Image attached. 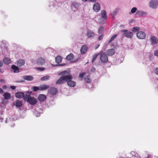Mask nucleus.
<instances>
[{
    "instance_id": "obj_45",
    "label": "nucleus",
    "mask_w": 158,
    "mask_h": 158,
    "mask_svg": "<svg viewBox=\"0 0 158 158\" xmlns=\"http://www.w3.org/2000/svg\"><path fill=\"white\" fill-rule=\"evenodd\" d=\"M103 34H102L100 36H99L98 37V40H101L103 38Z\"/></svg>"
},
{
    "instance_id": "obj_59",
    "label": "nucleus",
    "mask_w": 158,
    "mask_h": 158,
    "mask_svg": "<svg viewBox=\"0 0 158 158\" xmlns=\"http://www.w3.org/2000/svg\"><path fill=\"white\" fill-rule=\"evenodd\" d=\"M99 45H99V44H98V45L97 46V47L95 48H96V49H97V48H98V47H99Z\"/></svg>"
},
{
    "instance_id": "obj_16",
    "label": "nucleus",
    "mask_w": 158,
    "mask_h": 158,
    "mask_svg": "<svg viewBox=\"0 0 158 158\" xmlns=\"http://www.w3.org/2000/svg\"><path fill=\"white\" fill-rule=\"evenodd\" d=\"M13 104L17 107H20L23 105V102L21 101L17 100L14 102Z\"/></svg>"
},
{
    "instance_id": "obj_1",
    "label": "nucleus",
    "mask_w": 158,
    "mask_h": 158,
    "mask_svg": "<svg viewBox=\"0 0 158 158\" xmlns=\"http://www.w3.org/2000/svg\"><path fill=\"white\" fill-rule=\"evenodd\" d=\"M31 92H27L24 97V100L25 101L29 103L30 104L34 105L36 104L37 102V100L34 97H31L30 94Z\"/></svg>"
},
{
    "instance_id": "obj_5",
    "label": "nucleus",
    "mask_w": 158,
    "mask_h": 158,
    "mask_svg": "<svg viewBox=\"0 0 158 158\" xmlns=\"http://www.w3.org/2000/svg\"><path fill=\"white\" fill-rule=\"evenodd\" d=\"M148 6L150 8L155 9L158 6V0H151L149 2Z\"/></svg>"
},
{
    "instance_id": "obj_50",
    "label": "nucleus",
    "mask_w": 158,
    "mask_h": 158,
    "mask_svg": "<svg viewBox=\"0 0 158 158\" xmlns=\"http://www.w3.org/2000/svg\"><path fill=\"white\" fill-rule=\"evenodd\" d=\"M3 116H0V122H2L3 120Z\"/></svg>"
},
{
    "instance_id": "obj_13",
    "label": "nucleus",
    "mask_w": 158,
    "mask_h": 158,
    "mask_svg": "<svg viewBox=\"0 0 158 158\" xmlns=\"http://www.w3.org/2000/svg\"><path fill=\"white\" fill-rule=\"evenodd\" d=\"M115 53V50L114 48H111L108 49L106 52V54L109 56H112L114 55Z\"/></svg>"
},
{
    "instance_id": "obj_7",
    "label": "nucleus",
    "mask_w": 158,
    "mask_h": 158,
    "mask_svg": "<svg viewBox=\"0 0 158 158\" xmlns=\"http://www.w3.org/2000/svg\"><path fill=\"white\" fill-rule=\"evenodd\" d=\"M122 32L124 33V36L128 38H131L133 36V33L131 31H128L126 30H123Z\"/></svg>"
},
{
    "instance_id": "obj_33",
    "label": "nucleus",
    "mask_w": 158,
    "mask_h": 158,
    "mask_svg": "<svg viewBox=\"0 0 158 158\" xmlns=\"http://www.w3.org/2000/svg\"><path fill=\"white\" fill-rule=\"evenodd\" d=\"M50 77V76L48 75H46L41 77L40 79V80L42 81H46L48 80L49 79Z\"/></svg>"
},
{
    "instance_id": "obj_3",
    "label": "nucleus",
    "mask_w": 158,
    "mask_h": 158,
    "mask_svg": "<svg viewBox=\"0 0 158 158\" xmlns=\"http://www.w3.org/2000/svg\"><path fill=\"white\" fill-rule=\"evenodd\" d=\"M68 77H69V78L66 82H67L68 85L70 87H73L75 86L76 85V82L72 80L73 78L72 76L71 75H68Z\"/></svg>"
},
{
    "instance_id": "obj_60",
    "label": "nucleus",
    "mask_w": 158,
    "mask_h": 158,
    "mask_svg": "<svg viewBox=\"0 0 158 158\" xmlns=\"http://www.w3.org/2000/svg\"><path fill=\"white\" fill-rule=\"evenodd\" d=\"M49 50H51V48L49 49Z\"/></svg>"
},
{
    "instance_id": "obj_29",
    "label": "nucleus",
    "mask_w": 158,
    "mask_h": 158,
    "mask_svg": "<svg viewBox=\"0 0 158 158\" xmlns=\"http://www.w3.org/2000/svg\"><path fill=\"white\" fill-rule=\"evenodd\" d=\"M74 58V56L72 53H70L66 57V59L68 60H72Z\"/></svg>"
},
{
    "instance_id": "obj_8",
    "label": "nucleus",
    "mask_w": 158,
    "mask_h": 158,
    "mask_svg": "<svg viewBox=\"0 0 158 158\" xmlns=\"http://www.w3.org/2000/svg\"><path fill=\"white\" fill-rule=\"evenodd\" d=\"M136 36L139 39H143L146 37V34L143 31H139L137 33Z\"/></svg>"
},
{
    "instance_id": "obj_40",
    "label": "nucleus",
    "mask_w": 158,
    "mask_h": 158,
    "mask_svg": "<svg viewBox=\"0 0 158 158\" xmlns=\"http://www.w3.org/2000/svg\"><path fill=\"white\" fill-rule=\"evenodd\" d=\"M68 73H69L68 72V71H64L60 72V75H62Z\"/></svg>"
},
{
    "instance_id": "obj_12",
    "label": "nucleus",
    "mask_w": 158,
    "mask_h": 158,
    "mask_svg": "<svg viewBox=\"0 0 158 158\" xmlns=\"http://www.w3.org/2000/svg\"><path fill=\"white\" fill-rule=\"evenodd\" d=\"M95 35V33L93 31L88 29L87 30L86 35L88 38H93Z\"/></svg>"
},
{
    "instance_id": "obj_36",
    "label": "nucleus",
    "mask_w": 158,
    "mask_h": 158,
    "mask_svg": "<svg viewBox=\"0 0 158 158\" xmlns=\"http://www.w3.org/2000/svg\"><path fill=\"white\" fill-rule=\"evenodd\" d=\"M117 34H115L110 39V40L108 42V43L110 44L111 42L113 41L117 36Z\"/></svg>"
},
{
    "instance_id": "obj_15",
    "label": "nucleus",
    "mask_w": 158,
    "mask_h": 158,
    "mask_svg": "<svg viewBox=\"0 0 158 158\" xmlns=\"http://www.w3.org/2000/svg\"><path fill=\"white\" fill-rule=\"evenodd\" d=\"M46 98V96L43 94H40L38 97V100L40 102H44Z\"/></svg>"
},
{
    "instance_id": "obj_47",
    "label": "nucleus",
    "mask_w": 158,
    "mask_h": 158,
    "mask_svg": "<svg viewBox=\"0 0 158 158\" xmlns=\"http://www.w3.org/2000/svg\"><path fill=\"white\" fill-rule=\"evenodd\" d=\"M155 73L158 75V68H157L155 70Z\"/></svg>"
},
{
    "instance_id": "obj_26",
    "label": "nucleus",
    "mask_w": 158,
    "mask_h": 158,
    "mask_svg": "<svg viewBox=\"0 0 158 158\" xmlns=\"http://www.w3.org/2000/svg\"><path fill=\"white\" fill-rule=\"evenodd\" d=\"M49 87V86L48 85H42L40 87V90H44Z\"/></svg>"
},
{
    "instance_id": "obj_39",
    "label": "nucleus",
    "mask_w": 158,
    "mask_h": 158,
    "mask_svg": "<svg viewBox=\"0 0 158 158\" xmlns=\"http://www.w3.org/2000/svg\"><path fill=\"white\" fill-rule=\"evenodd\" d=\"M98 54H94L93 56V58H92V63H93L94 62L95 60L97 58V57L98 56Z\"/></svg>"
},
{
    "instance_id": "obj_25",
    "label": "nucleus",
    "mask_w": 158,
    "mask_h": 158,
    "mask_svg": "<svg viewBox=\"0 0 158 158\" xmlns=\"http://www.w3.org/2000/svg\"><path fill=\"white\" fill-rule=\"evenodd\" d=\"M131 154L132 155V156H134L135 158H141L139 154L135 151H132L131 152Z\"/></svg>"
},
{
    "instance_id": "obj_11",
    "label": "nucleus",
    "mask_w": 158,
    "mask_h": 158,
    "mask_svg": "<svg viewBox=\"0 0 158 158\" xmlns=\"http://www.w3.org/2000/svg\"><path fill=\"white\" fill-rule=\"evenodd\" d=\"M147 13L146 12L144 11L141 10H138L136 13V14L140 17H143L146 16L147 15Z\"/></svg>"
},
{
    "instance_id": "obj_2",
    "label": "nucleus",
    "mask_w": 158,
    "mask_h": 158,
    "mask_svg": "<svg viewBox=\"0 0 158 158\" xmlns=\"http://www.w3.org/2000/svg\"><path fill=\"white\" fill-rule=\"evenodd\" d=\"M69 78L68 75H64L60 77L56 82V84L57 85L63 84L65 81H67Z\"/></svg>"
},
{
    "instance_id": "obj_31",
    "label": "nucleus",
    "mask_w": 158,
    "mask_h": 158,
    "mask_svg": "<svg viewBox=\"0 0 158 158\" xmlns=\"http://www.w3.org/2000/svg\"><path fill=\"white\" fill-rule=\"evenodd\" d=\"M90 76H86L84 77V80L85 82L87 83H89L91 81V80L90 78Z\"/></svg>"
},
{
    "instance_id": "obj_20",
    "label": "nucleus",
    "mask_w": 158,
    "mask_h": 158,
    "mask_svg": "<svg viewBox=\"0 0 158 158\" xmlns=\"http://www.w3.org/2000/svg\"><path fill=\"white\" fill-rule=\"evenodd\" d=\"M71 5L73 8H74L75 10H77L79 7L80 4L76 2H73L72 3Z\"/></svg>"
},
{
    "instance_id": "obj_55",
    "label": "nucleus",
    "mask_w": 158,
    "mask_h": 158,
    "mask_svg": "<svg viewBox=\"0 0 158 158\" xmlns=\"http://www.w3.org/2000/svg\"><path fill=\"white\" fill-rule=\"evenodd\" d=\"M65 64H60L59 65L60 66H64Z\"/></svg>"
},
{
    "instance_id": "obj_17",
    "label": "nucleus",
    "mask_w": 158,
    "mask_h": 158,
    "mask_svg": "<svg viewBox=\"0 0 158 158\" xmlns=\"http://www.w3.org/2000/svg\"><path fill=\"white\" fill-rule=\"evenodd\" d=\"M45 62V60L42 58H39L36 61V63L39 65H42Z\"/></svg>"
},
{
    "instance_id": "obj_51",
    "label": "nucleus",
    "mask_w": 158,
    "mask_h": 158,
    "mask_svg": "<svg viewBox=\"0 0 158 158\" xmlns=\"http://www.w3.org/2000/svg\"><path fill=\"white\" fill-rule=\"evenodd\" d=\"M0 82L2 83H5V81L4 79H1L0 80Z\"/></svg>"
},
{
    "instance_id": "obj_27",
    "label": "nucleus",
    "mask_w": 158,
    "mask_h": 158,
    "mask_svg": "<svg viewBox=\"0 0 158 158\" xmlns=\"http://www.w3.org/2000/svg\"><path fill=\"white\" fill-rule=\"evenodd\" d=\"M3 62L5 64H8L11 63V60L9 58L6 57L3 59Z\"/></svg>"
},
{
    "instance_id": "obj_53",
    "label": "nucleus",
    "mask_w": 158,
    "mask_h": 158,
    "mask_svg": "<svg viewBox=\"0 0 158 158\" xmlns=\"http://www.w3.org/2000/svg\"><path fill=\"white\" fill-rule=\"evenodd\" d=\"M3 112L2 111H0V116H3Z\"/></svg>"
},
{
    "instance_id": "obj_24",
    "label": "nucleus",
    "mask_w": 158,
    "mask_h": 158,
    "mask_svg": "<svg viewBox=\"0 0 158 158\" xmlns=\"http://www.w3.org/2000/svg\"><path fill=\"white\" fill-rule=\"evenodd\" d=\"M4 99L6 100L9 99L11 98V94L8 92L4 93L3 94Z\"/></svg>"
},
{
    "instance_id": "obj_14",
    "label": "nucleus",
    "mask_w": 158,
    "mask_h": 158,
    "mask_svg": "<svg viewBox=\"0 0 158 158\" xmlns=\"http://www.w3.org/2000/svg\"><path fill=\"white\" fill-rule=\"evenodd\" d=\"M25 96L24 93L22 92H17L15 94L16 97L19 98H24Z\"/></svg>"
},
{
    "instance_id": "obj_43",
    "label": "nucleus",
    "mask_w": 158,
    "mask_h": 158,
    "mask_svg": "<svg viewBox=\"0 0 158 158\" xmlns=\"http://www.w3.org/2000/svg\"><path fill=\"white\" fill-rule=\"evenodd\" d=\"M146 158H157V157L155 156H154L151 155H148V156L146 157Z\"/></svg>"
},
{
    "instance_id": "obj_30",
    "label": "nucleus",
    "mask_w": 158,
    "mask_h": 158,
    "mask_svg": "<svg viewBox=\"0 0 158 158\" xmlns=\"http://www.w3.org/2000/svg\"><path fill=\"white\" fill-rule=\"evenodd\" d=\"M62 58L60 56H58L56 58V62L57 64H59L62 61Z\"/></svg>"
},
{
    "instance_id": "obj_23",
    "label": "nucleus",
    "mask_w": 158,
    "mask_h": 158,
    "mask_svg": "<svg viewBox=\"0 0 158 158\" xmlns=\"http://www.w3.org/2000/svg\"><path fill=\"white\" fill-rule=\"evenodd\" d=\"M11 69L15 73H18L19 72V68L15 65H12L11 66Z\"/></svg>"
},
{
    "instance_id": "obj_32",
    "label": "nucleus",
    "mask_w": 158,
    "mask_h": 158,
    "mask_svg": "<svg viewBox=\"0 0 158 158\" xmlns=\"http://www.w3.org/2000/svg\"><path fill=\"white\" fill-rule=\"evenodd\" d=\"M104 31V28L103 27L101 26L99 28L98 30V32L99 33L102 34Z\"/></svg>"
},
{
    "instance_id": "obj_28",
    "label": "nucleus",
    "mask_w": 158,
    "mask_h": 158,
    "mask_svg": "<svg viewBox=\"0 0 158 158\" xmlns=\"http://www.w3.org/2000/svg\"><path fill=\"white\" fill-rule=\"evenodd\" d=\"M106 19H105L100 17L98 19V22L100 24L103 25L106 23Z\"/></svg>"
},
{
    "instance_id": "obj_46",
    "label": "nucleus",
    "mask_w": 158,
    "mask_h": 158,
    "mask_svg": "<svg viewBox=\"0 0 158 158\" xmlns=\"http://www.w3.org/2000/svg\"><path fill=\"white\" fill-rule=\"evenodd\" d=\"M45 69L44 68H37L38 70L40 71H43Z\"/></svg>"
},
{
    "instance_id": "obj_35",
    "label": "nucleus",
    "mask_w": 158,
    "mask_h": 158,
    "mask_svg": "<svg viewBox=\"0 0 158 158\" xmlns=\"http://www.w3.org/2000/svg\"><path fill=\"white\" fill-rule=\"evenodd\" d=\"M119 9L118 8H116L115 9V10L113 11L112 13L111 14V15L113 17L114 16L117 14V12L118 11Z\"/></svg>"
},
{
    "instance_id": "obj_9",
    "label": "nucleus",
    "mask_w": 158,
    "mask_h": 158,
    "mask_svg": "<svg viewBox=\"0 0 158 158\" xmlns=\"http://www.w3.org/2000/svg\"><path fill=\"white\" fill-rule=\"evenodd\" d=\"M57 92V89L54 87H51L48 90V93L52 95L56 94Z\"/></svg>"
},
{
    "instance_id": "obj_19",
    "label": "nucleus",
    "mask_w": 158,
    "mask_h": 158,
    "mask_svg": "<svg viewBox=\"0 0 158 158\" xmlns=\"http://www.w3.org/2000/svg\"><path fill=\"white\" fill-rule=\"evenodd\" d=\"M150 40L152 44L153 45L156 44L158 43V39L155 36H153L152 37Z\"/></svg>"
},
{
    "instance_id": "obj_44",
    "label": "nucleus",
    "mask_w": 158,
    "mask_h": 158,
    "mask_svg": "<svg viewBox=\"0 0 158 158\" xmlns=\"http://www.w3.org/2000/svg\"><path fill=\"white\" fill-rule=\"evenodd\" d=\"M154 54L155 56H158V50H155L154 52Z\"/></svg>"
},
{
    "instance_id": "obj_22",
    "label": "nucleus",
    "mask_w": 158,
    "mask_h": 158,
    "mask_svg": "<svg viewBox=\"0 0 158 158\" xmlns=\"http://www.w3.org/2000/svg\"><path fill=\"white\" fill-rule=\"evenodd\" d=\"M88 48L86 45L82 46L81 49V52L82 54H84L87 51Z\"/></svg>"
},
{
    "instance_id": "obj_56",
    "label": "nucleus",
    "mask_w": 158,
    "mask_h": 158,
    "mask_svg": "<svg viewBox=\"0 0 158 158\" xmlns=\"http://www.w3.org/2000/svg\"><path fill=\"white\" fill-rule=\"evenodd\" d=\"M2 87L3 89H5L7 88V86L6 85H4Z\"/></svg>"
},
{
    "instance_id": "obj_6",
    "label": "nucleus",
    "mask_w": 158,
    "mask_h": 158,
    "mask_svg": "<svg viewBox=\"0 0 158 158\" xmlns=\"http://www.w3.org/2000/svg\"><path fill=\"white\" fill-rule=\"evenodd\" d=\"M23 78L24 80H22L19 81H18V82H24L25 81V80H27L28 81H32L33 79L34 78L33 77L31 76L30 75H25L24 76L22 77Z\"/></svg>"
},
{
    "instance_id": "obj_34",
    "label": "nucleus",
    "mask_w": 158,
    "mask_h": 158,
    "mask_svg": "<svg viewBox=\"0 0 158 158\" xmlns=\"http://www.w3.org/2000/svg\"><path fill=\"white\" fill-rule=\"evenodd\" d=\"M137 10V8L136 7H133L132 8L130 12H129V14L131 15L132 14L134 13Z\"/></svg>"
},
{
    "instance_id": "obj_41",
    "label": "nucleus",
    "mask_w": 158,
    "mask_h": 158,
    "mask_svg": "<svg viewBox=\"0 0 158 158\" xmlns=\"http://www.w3.org/2000/svg\"><path fill=\"white\" fill-rule=\"evenodd\" d=\"M88 1L89 2L96 3L97 2H98V0H88Z\"/></svg>"
},
{
    "instance_id": "obj_10",
    "label": "nucleus",
    "mask_w": 158,
    "mask_h": 158,
    "mask_svg": "<svg viewBox=\"0 0 158 158\" xmlns=\"http://www.w3.org/2000/svg\"><path fill=\"white\" fill-rule=\"evenodd\" d=\"M100 5L98 2L95 3L93 7V10L96 12H98L100 10Z\"/></svg>"
},
{
    "instance_id": "obj_49",
    "label": "nucleus",
    "mask_w": 158,
    "mask_h": 158,
    "mask_svg": "<svg viewBox=\"0 0 158 158\" xmlns=\"http://www.w3.org/2000/svg\"><path fill=\"white\" fill-rule=\"evenodd\" d=\"M3 65V63L2 62V61L0 60V67H2Z\"/></svg>"
},
{
    "instance_id": "obj_42",
    "label": "nucleus",
    "mask_w": 158,
    "mask_h": 158,
    "mask_svg": "<svg viewBox=\"0 0 158 158\" xmlns=\"http://www.w3.org/2000/svg\"><path fill=\"white\" fill-rule=\"evenodd\" d=\"M85 74V73H82L79 74V77L80 78H83Z\"/></svg>"
},
{
    "instance_id": "obj_52",
    "label": "nucleus",
    "mask_w": 158,
    "mask_h": 158,
    "mask_svg": "<svg viewBox=\"0 0 158 158\" xmlns=\"http://www.w3.org/2000/svg\"><path fill=\"white\" fill-rule=\"evenodd\" d=\"M40 113H37L36 114V116L37 117H38L40 116Z\"/></svg>"
},
{
    "instance_id": "obj_38",
    "label": "nucleus",
    "mask_w": 158,
    "mask_h": 158,
    "mask_svg": "<svg viewBox=\"0 0 158 158\" xmlns=\"http://www.w3.org/2000/svg\"><path fill=\"white\" fill-rule=\"evenodd\" d=\"M32 89L34 91H37L38 90H40V87H38L36 86H33L32 87Z\"/></svg>"
},
{
    "instance_id": "obj_37",
    "label": "nucleus",
    "mask_w": 158,
    "mask_h": 158,
    "mask_svg": "<svg viewBox=\"0 0 158 158\" xmlns=\"http://www.w3.org/2000/svg\"><path fill=\"white\" fill-rule=\"evenodd\" d=\"M139 30V27H134L132 29V31L134 32H137Z\"/></svg>"
},
{
    "instance_id": "obj_21",
    "label": "nucleus",
    "mask_w": 158,
    "mask_h": 158,
    "mask_svg": "<svg viewBox=\"0 0 158 158\" xmlns=\"http://www.w3.org/2000/svg\"><path fill=\"white\" fill-rule=\"evenodd\" d=\"M25 63V61L24 60L20 59L17 61L16 64L18 66L20 67L24 65Z\"/></svg>"
},
{
    "instance_id": "obj_48",
    "label": "nucleus",
    "mask_w": 158,
    "mask_h": 158,
    "mask_svg": "<svg viewBox=\"0 0 158 158\" xmlns=\"http://www.w3.org/2000/svg\"><path fill=\"white\" fill-rule=\"evenodd\" d=\"M10 88L12 89H15L16 88V86H10Z\"/></svg>"
},
{
    "instance_id": "obj_57",
    "label": "nucleus",
    "mask_w": 158,
    "mask_h": 158,
    "mask_svg": "<svg viewBox=\"0 0 158 158\" xmlns=\"http://www.w3.org/2000/svg\"><path fill=\"white\" fill-rule=\"evenodd\" d=\"M92 71H95V69L94 68H93L92 69Z\"/></svg>"
},
{
    "instance_id": "obj_54",
    "label": "nucleus",
    "mask_w": 158,
    "mask_h": 158,
    "mask_svg": "<svg viewBox=\"0 0 158 158\" xmlns=\"http://www.w3.org/2000/svg\"><path fill=\"white\" fill-rule=\"evenodd\" d=\"M3 92V90L1 88H0V93H2Z\"/></svg>"
},
{
    "instance_id": "obj_18",
    "label": "nucleus",
    "mask_w": 158,
    "mask_h": 158,
    "mask_svg": "<svg viewBox=\"0 0 158 158\" xmlns=\"http://www.w3.org/2000/svg\"><path fill=\"white\" fill-rule=\"evenodd\" d=\"M101 16L102 18H103L105 19H107V15H106V11L105 10H102L100 13Z\"/></svg>"
},
{
    "instance_id": "obj_4",
    "label": "nucleus",
    "mask_w": 158,
    "mask_h": 158,
    "mask_svg": "<svg viewBox=\"0 0 158 158\" xmlns=\"http://www.w3.org/2000/svg\"><path fill=\"white\" fill-rule=\"evenodd\" d=\"M103 51H101L99 54L100 55V59L101 61L103 63H106L108 61V57L105 53H102Z\"/></svg>"
},
{
    "instance_id": "obj_58",
    "label": "nucleus",
    "mask_w": 158,
    "mask_h": 158,
    "mask_svg": "<svg viewBox=\"0 0 158 158\" xmlns=\"http://www.w3.org/2000/svg\"><path fill=\"white\" fill-rule=\"evenodd\" d=\"M83 2H86L87 1H88V0H82Z\"/></svg>"
}]
</instances>
